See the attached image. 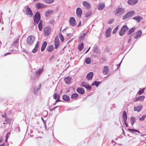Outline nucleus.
Wrapping results in <instances>:
<instances>
[{
  "label": "nucleus",
  "mask_w": 146,
  "mask_h": 146,
  "mask_svg": "<svg viewBox=\"0 0 146 146\" xmlns=\"http://www.w3.org/2000/svg\"><path fill=\"white\" fill-rule=\"evenodd\" d=\"M90 47L88 48V49L85 52V53H87V52H88V51L90 49Z\"/></svg>",
  "instance_id": "63"
},
{
  "label": "nucleus",
  "mask_w": 146,
  "mask_h": 146,
  "mask_svg": "<svg viewBox=\"0 0 146 146\" xmlns=\"http://www.w3.org/2000/svg\"><path fill=\"white\" fill-rule=\"evenodd\" d=\"M101 83V82H97V81H95L94 83L92 84V86L94 85L96 87H98L99 85Z\"/></svg>",
  "instance_id": "39"
},
{
  "label": "nucleus",
  "mask_w": 146,
  "mask_h": 146,
  "mask_svg": "<svg viewBox=\"0 0 146 146\" xmlns=\"http://www.w3.org/2000/svg\"><path fill=\"white\" fill-rule=\"evenodd\" d=\"M142 33V31L141 30L136 32L134 35V38L135 39L139 38L141 36Z\"/></svg>",
  "instance_id": "13"
},
{
  "label": "nucleus",
  "mask_w": 146,
  "mask_h": 146,
  "mask_svg": "<svg viewBox=\"0 0 146 146\" xmlns=\"http://www.w3.org/2000/svg\"><path fill=\"white\" fill-rule=\"evenodd\" d=\"M135 13V11H131L128 12L125 15L122 17V19L123 20H125L129 17H131Z\"/></svg>",
  "instance_id": "2"
},
{
  "label": "nucleus",
  "mask_w": 146,
  "mask_h": 146,
  "mask_svg": "<svg viewBox=\"0 0 146 146\" xmlns=\"http://www.w3.org/2000/svg\"><path fill=\"white\" fill-rule=\"evenodd\" d=\"M5 145V144L4 143H3L1 145H0V146H4Z\"/></svg>",
  "instance_id": "62"
},
{
  "label": "nucleus",
  "mask_w": 146,
  "mask_h": 146,
  "mask_svg": "<svg viewBox=\"0 0 146 146\" xmlns=\"http://www.w3.org/2000/svg\"><path fill=\"white\" fill-rule=\"evenodd\" d=\"M39 42H37L36 44L35 48L32 50V52L35 53L37 52L38 50V47Z\"/></svg>",
  "instance_id": "28"
},
{
  "label": "nucleus",
  "mask_w": 146,
  "mask_h": 146,
  "mask_svg": "<svg viewBox=\"0 0 146 146\" xmlns=\"http://www.w3.org/2000/svg\"><path fill=\"white\" fill-rule=\"evenodd\" d=\"M40 15L39 12L37 11L34 17V25H35L38 23L40 19Z\"/></svg>",
  "instance_id": "3"
},
{
  "label": "nucleus",
  "mask_w": 146,
  "mask_h": 146,
  "mask_svg": "<svg viewBox=\"0 0 146 146\" xmlns=\"http://www.w3.org/2000/svg\"><path fill=\"white\" fill-rule=\"evenodd\" d=\"M47 45V42H44L43 43L41 48V51H43L45 49Z\"/></svg>",
  "instance_id": "31"
},
{
  "label": "nucleus",
  "mask_w": 146,
  "mask_h": 146,
  "mask_svg": "<svg viewBox=\"0 0 146 146\" xmlns=\"http://www.w3.org/2000/svg\"><path fill=\"white\" fill-rule=\"evenodd\" d=\"M54 12L53 10H47L45 13V15L46 17L49 16Z\"/></svg>",
  "instance_id": "16"
},
{
  "label": "nucleus",
  "mask_w": 146,
  "mask_h": 146,
  "mask_svg": "<svg viewBox=\"0 0 146 146\" xmlns=\"http://www.w3.org/2000/svg\"><path fill=\"white\" fill-rule=\"evenodd\" d=\"M69 22L70 25L72 27H74L76 25V21L74 17H71L70 18Z\"/></svg>",
  "instance_id": "9"
},
{
  "label": "nucleus",
  "mask_w": 146,
  "mask_h": 146,
  "mask_svg": "<svg viewBox=\"0 0 146 146\" xmlns=\"http://www.w3.org/2000/svg\"><path fill=\"white\" fill-rule=\"evenodd\" d=\"M114 21L113 19H112L110 20L108 22V23L109 24H111Z\"/></svg>",
  "instance_id": "51"
},
{
  "label": "nucleus",
  "mask_w": 146,
  "mask_h": 146,
  "mask_svg": "<svg viewBox=\"0 0 146 146\" xmlns=\"http://www.w3.org/2000/svg\"><path fill=\"white\" fill-rule=\"evenodd\" d=\"M144 89L145 88H143L140 90H139L138 92L139 94L140 95L142 93H143L144 92Z\"/></svg>",
  "instance_id": "49"
},
{
  "label": "nucleus",
  "mask_w": 146,
  "mask_h": 146,
  "mask_svg": "<svg viewBox=\"0 0 146 146\" xmlns=\"http://www.w3.org/2000/svg\"><path fill=\"white\" fill-rule=\"evenodd\" d=\"M82 86L86 88L88 90H90L91 88V87L90 86H89L88 85L86 84L84 82H82Z\"/></svg>",
  "instance_id": "22"
},
{
  "label": "nucleus",
  "mask_w": 146,
  "mask_h": 146,
  "mask_svg": "<svg viewBox=\"0 0 146 146\" xmlns=\"http://www.w3.org/2000/svg\"><path fill=\"white\" fill-rule=\"evenodd\" d=\"M124 122L125 124V125H126V127H128V126L127 123V121H124Z\"/></svg>",
  "instance_id": "54"
},
{
  "label": "nucleus",
  "mask_w": 146,
  "mask_h": 146,
  "mask_svg": "<svg viewBox=\"0 0 146 146\" xmlns=\"http://www.w3.org/2000/svg\"><path fill=\"white\" fill-rule=\"evenodd\" d=\"M135 29V27H133L130 29L128 31L127 34L128 35H130L134 31Z\"/></svg>",
  "instance_id": "34"
},
{
  "label": "nucleus",
  "mask_w": 146,
  "mask_h": 146,
  "mask_svg": "<svg viewBox=\"0 0 146 146\" xmlns=\"http://www.w3.org/2000/svg\"><path fill=\"white\" fill-rule=\"evenodd\" d=\"M118 29V26H117L113 29V30L112 32V33L113 34H114L115 33H116V32L117 31Z\"/></svg>",
  "instance_id": "46"
},
{
  "label": "nucleus",
  "mask_w": 146,
  "mask_h": 146,
  "mask_svg": "<svg viewBox=\"0 0 146 146\" xmlns=\"http://www.w3.org/2000/svg\"><path fill=\"white\" fill-rule=\"evenodd\" d=\"M35 6V8L37 9H41L46 7V5L40 3H36Z\"/></svg>",
  "instance_id": "8"
},
{
  "label": "nucleus",
  "mask_w": 146,
  "mask_h": 146,
  "mask_svg": "<svg viewBox=\"0 0 146 146\" xmlns=\"http://www.w3.org/2000/svg\"><path fill=\"white\" fill-rule=\"evenodd\" d=\"M59 107V106H57L53 108V109H52V110H51V111H52Z\"/></svg>",
  "instance_id": "55"
},
{
  "label": "nucleus",
  "mask_w": 146,
  "mask_h": 146,
  "mask_svg": "<svg viewBox=\"0 0 146 146\" xmlns=\"http://www.w3.org/2000/svg\"><path fill=\"white\" fill-rule=\"evenodd\" d=\"M3 138L2 137H0V143H1L2 141Z\"/></svg>",
  "instance_id": "58"
},
{
  "label": "nucleus",
  "mask_w": 146,
  "mask_h": 146,
  "mask_svg": "<svg viewBox=\"0 0 146 146\" xmlns=\"http://www.w3.org/2000/svg\"><path fill=\"white\" fill-rule=\"evenodd\" d=\"M85 62L87 64H90L91 62V59L90 58H88L86 59Z\"/></svg>",
  "instance_id": "45"
},
{
  "label": "nucleus",
  "mask_w": 146,
  "mask_h": 146,
  "mask_svg": "<svg viewBox=\"0 0 146 146\" xmlns=\"http://www.w3.org/2000/svg\"><path fill=\"white\" fill-rule=\"evenodd\" d=\"M82 13V9L80 7H78L76 9V14L78 17L80 18L81 17Z\"/></svg>",
  "instance_id": "7"
},
{
  "label": "nucleus",
  "mask_w": 146,
  "mask_h": 146,
  "mask_svg": "<svg viewBox=\"0 0 146 146\" xmlns=\"http://www.w3.org/2000/svg\"><path fill=\"white\" fill-rule=\"evenodd\" d=\"M62 99L65 101H68L70 100V98L68 95H63L62 96Z\"/></svg>",
  "instance_id": "29"
},
{
  "label": "nucleus",
  "mask_w": 146,
  "mask_h": 146,
  "mask_svg": "<svg viewBox=\"0 0 146 146\" xmlns=\"http://www.w3.org/2000/svg\"><path fill=\"white\" fill-rule=\"evenodd\" d=\"M58 96H59V95L56 92L53 95V98L55 100L56 99L58 98Z\"/></svg>",
  "instance_id": "48"
},
{
  "label": "nucleus",
  "mask_w": 146,
  "mask_h": 146,
  "mask_svg": "<svg viewBox=\"0 0 146 146\" xmlns=\"http://www.w3.org/2000/svg\"><path fill=\"white\" fill-rule=\"evenodd\" d=\"M84 48V44L83 42H82L81 44L79 45L78 47V50L80 51H81Z\"/></svg>",
  "instance_id": "36"
},
{
  "label": "nucleus",
  "mask_w": 146,
  "mask_h": 146,
  "mask_svg": "<svg viewBox=\"0 0 146 146\" xmlns=\"http://www.w3.org/2000/svg\"><path fill=\"white\" fill-rule=\"evenodd\" d=\"M111 29L110 27L106 31V38H108L110 36V33L111 32Z\"/></svg>",
  "instance_id": "17"
},
{
  "label": "nucleus",
  "mask_w": 146,
  "mask_h": 146,
  "mask_svg": "<svg viewBox=\"0 0 146 146\" xmlns=\"http://www.w3.org/2000/svg\"><path fill=\"white\" fill-rule=\"evenodd\" d=\"M137 2V0H129L128 1V3L129 5H133L135 4Z\"/></svg>",
  "instance_id": "18"
},
{
  "label": "nucleus",
  "mask_w": 146,
  "mask_h": 146,
  "mask_svg": "<svg viewBox=\"0 0 146 146\" xmlns=\"http://www.w3.org/2000/svg\"><path fill=\"white\" fill-rule=\"evenodd\" d=\"M78 95L76 93H73L71 95V98L74 100H76L78 97Z\"/></svg>",
  "instance_id": "33"
},
{
  "label": "nucleus",
  "mask_w": 146,
  "mask_h": 146,
  "mask_svg": "<svg viewBox=\"0 0 146 146\" xmlns=\"http://www.w3.org/2000/svg\"><path fill=\"white\" fill-rule=\"evenodd\" d=\"M128 130L130 132L132 133H134L135 132H137L139 133H140V132L139 131L134 129H131L130 128H129L128 129Z\"/></svg>",
  "instance_id": "30"
},
{
  "label": "nucleus",
  "mask_w": 146,
  "mask_h": 146,
  "mask_svg": "<svg viewBox=\"0 0 146 146\" xmlns=\"http://www.w3.org/2000/svg\"><path fill=\"white\" fill-rule=\"evenodd\" d=\"M67 35L68 36H72V34L71 33H68L67 34Z\"/></svg>",
  "instance_id": "57"
},
{
  "label": "nucleus",
  "mask_w": 146,
  "mask_h": 146,
  "mask_svg": "<svg viewBox=\"0 0 146 146\" xmlns=\"http://www.w3.org/2000/svg\"><path fill=\"white\" fill-rule=\"evenodd\" d=\"M92 12L91 11H88L86 14L85 17L86 18L88 17H89L92 14Z\"/></svg>",
  "instance_id": "44"
},
{
  "label": "nucleus",
  "mask_w": 146,
  "mask_h": 146,
  "mask_svg": "<svg viewBox=\"0 0 146 146\" xmlns=\"http://www.w3.org/2000/svg\"><path fill=\"white\" fill-rule=\"evenodd\" d=\"M2 116L4 118H5L6 116V114H4L3 115H2Z\"/></svg>",
  "instance_id": "56"
},
{
  "label": "nucleus",
  "mask_w": 146,
  "mask_h": 146,
  "mask_svg": "<svg viewBox=\"0 0 146 146\" xmlns=\"http://www.w3.org/2000/svg\"><path fill=\"white\" fill-rule=\"evenodd\" d=\"M105 7V5L104 3L100 4L98 7V9L99 10H102Z\"/></svg>",
  "instance_id": "32"
},
{
  "label": "nucleus",
  "mask_w": 146,
  "mask_h": 146,
  "mask_svg": "<svg viewBox=\"0 0 146 146\" xmlns=\"http://www.w3.org/2000/svg\"><path fill=\"white\" fill-rule=\"evenodd\" d=\"M132 19L136 20L138 22H139L142 19V17L139 16H137L132 18Z\"/></svg>",
  "instance_id": "26"
},
{
  "label": "nucleus",
  "mask_w": 146,
  "mask_h": 146,
  "mask_svg": "<svg viewBox=\"0 0 146 146\" xmlns=\"http://www.w3.org/2000/svg\"><path fill=\"white\" fill-rule=\"evenodd\" d=\"M83 6L87 9H89L91 8V5L90 3L87 1H84L82 2Z\"/></svg>",
  "instance_id": "12"
},
{
  "label": "nucleus",
  "mask_w": 146,
  "mask_h": 146,
  "mask_svg": "<svg viewBox=\"0 0 146 146\" xmlns=\"http://www.w3.org/2000/svg\"><path fill=\"white\" fill-rule=\"evenodd\" d=\"M43 70V68H39L36 71V74L38 76L40 75L41 73H42Z\"/></svg>",
  "instance_id": "25"
},
{
  "label": "nucleus",
  "mask_w": 146,
  "mask_h": 146,
  "mask_svg": "<svg viewBox=\"0 0 146 146\" xmlns=\"http://www.w3.org/2000/svg\"><path fill=\"white\" fill-rule=\"evenodd\" d=\"M122 62V60H121V61L120 62V63L119 64H118L117 65V69H118L119 68V67L120 66V65H121V64Z\"/></svg>",
  "instance_id": "53"
},
{
  "label": "nucleus",
  "mask_w": 146,
  "mask_h": 146,
  "mask_svg": "<svg viewBox=\"0 0 146 146\" xmlns=\"http://www.w3.org/2000/svg\"><path fill=\"white\" fill-rule=\"evenodd\" d=\"M122 132H123V134L124 135H125V132H124V130H123V129H122Z\"/></svg>",
  "instance_id": "64"
},
{
  "label": "nucleus",
  "mask_w": 146,
  "mask_h": 146,
  "mask_svg": "<svg viewBox=\"0 0 146 146\" xmlns=\"http://www.w3.org/2000/svg\"><path fill=\"white\" fill-rule=\"evenodd\" d=\"M130 121L132 126H133L134 123L135 121V117H132L130 119Z\"/></svg>",
  "instance_id": "42"
},
{
  "label": "nucleus",
  "mask_w": 146,
  "mask_h": 146,
  "mask_svg": "<svg viewBox=\"0 0 146 146\" xmlns=\"http://www.w3.org/2000/svg\"><path fill=\"white\" fill-rule=\"evenodd\" d=\"M26 7V14L27 15H29L31 17H32L33 14L31 9L28 6H27Z\"/></svg>",
  "instance_id": "11"
},
{
  "label": "nucleus",
  "mask_w": 146,
  "mask_h": 146,
  "mask_svg": "<svg viewBox=\"0 0 146 146\" xmlns=\"http://www.w3.org/2000/svg\"><path fill=\"white\" fill-rule=\"evenodd\" d=\"M51 28L50 26L45 27L44 29V35L45 36H48L51 32Z\"/></svg>",
  "instance_id": "5"
},
{
  "label": "nucleus",
  "mask_w": 146,
  "mask_h": 146,
  "mask_svg": "<svg viewBox=\"0 0 146 146\" xmlns=\"http://www.w3.org/2000/svg\"><path fill=\"white\" fill-rule=\"evenodd\" d=\"M79 93L83 94L85 92L84 89L82 88H78L76 90Z\"/></svg>",
  "instance_id": "20"
},
{
  "label": "nucleus",
  "mask_w": 146,
  "mask_h": 146,
  "mask_svg": "<svg viewBox=\"0 0 146 146\" xmlns=\"http://www.w3.org/2000/svg\"><path fill=\"white\" fill-rule=\"evenodd\" d=\"M85 35V33H83L79 37V40L80 41L83 40L84 38Z\"/></svg>",
  "instance_id": "37"
},
{
  "label": "nucleus",
  "mask_w": 146,
  "mask_h": 146,
  "mask_svg": "<svg viewBox=\"0 0 146 146\" xmlns=\"http://www.w3.org/2000/svg\"><path fill=\"white\" fill-rule=\"evenodd\" d=\"M93 76V72H90L87 74L86 76V78L88 80H91Z\"/></svg>",
  "instance_id": "14"
},
{
  "label": "nucleus",
  "mask_w": 146,
  "mask_h": 146,
  "mask_svg": "<svg viewBox=\"0 0 146 146\" xmlns=\"http://www.w3.org/2000/svg\"><path fill=\"white\" fill-rule=\"evenodd\" d=\"M41 87V84H39L38 86H36L35 87L34 89V93L36 95V94L37 92L40 89Z\"/></svg>",
  "instance_id": "15"
},
{
  "label": "nucleus",
  "mask_w": 146,
  "mask_h": 146,
  "mask_svg": "<svg viewBox=\"0 0 146 146\" xmlns=\"http://www.w3.org/2000/svg\"><path fill=\"white\" fill-rule=\"evenodd\" d=\"M19 39H17L13 42V45L17 47L18 46Z\"/></svg>",
  "instance_id": "40"
},
{
  "label": "nucleus",
  "mask_w": 146,
  "mask_h": 146,
  "mask_svg": "<svg viewBox=\"0 0 146 146\" xmlns=\"http://www.w3.org/2000/svg\"><path fill=\"white\" fill-rule=\"evenodd\" d=\"M53 46L50 45L47 48V50L49 52H51L53 51Z\"/></svg>",
  "instance_id": "38"
},
{
  "label": "nucleus",
  "mask_w": 146,
  "mask_h": 146,
  "mask_svg": "<svg viewBox=\"0 0 146 146\" xmlns=\"http://www.w3.org/2000/svg\"><path fill=\"white\" fill-rule=\"evenodd\" d=\"M44 3L47 4H51L52 3L54 0H42Z\"/></svg>",
  "instance_id": "35"
},
{
  "label": "nucleus",
  "mask_w": 146,
  "mask_h": 146,
  "mask_svg": "<svg viewBox=\"0 0 146 146\" xmlns=\"http://www.w3.org/2000/svg\"><path fill=\"white\" fill-rule=\"evenodd\" d=\"M93 52L96 53H97L99 52L98 48L97 46H95L93 48Z\"/></svg>",
  "instance_id": "43"
},
{
  "label": "nucleus",
  "mask_w": 146,
  "mask_h": 146,
  "mask_svg": "<svg viewBox=\"0 0 146 146\" xmlns=\"http://www.w3.org/2000/svg\"><path fill=\"white\" fill-rule=\"evenodd\" d=\"M123 119L124 121H127V115L125 111H123Z\"/></svg>",
  "instance_id": "23"
},
{
  "label": "nucleus",
  "mask_w": 146,
  "mask_h": 146,
  "mask_svg": "<svg viewBox=\"0 0 146 146\" xmlns=\"http://www.w3.org/2000/svg\"><path fill=\"white\" fill-rule=\"evenodd\" d=\"M146 117V115H143L141 117H140L139 118V120L141 121H143L144 120L145 118Z\"/></svg>",
  "instance_id": "47"
},
{
  "label": "nucleus",
  "mask_w": 146,
  "mask_h": 146,
  "mask_svg": "<svg viewBox=\"0 0 146 146\" xmlns=\"http://www.w3.org/2000/svg\"><path fill=\"white\" fill-rule=\"evenodd\" d=\"M54 43L55 48L56 49L58 48L60 44V41L58 36H56L54 40Z\"/></svg>",
  "instance_id": "10"
},
{
  "label": "nucleus",
  "mask_w": 146,
  "mask_h": 146,
  "mask_svg": "<svg viewBox=\"0 0 146 146\" xmlns=\"http://www.w3.org/2000/svg\"><path fill=\"white\" fill-rule=\"evenodd\" d=\"M71 77L68 76L64 78V80L66 84H69L71 83Z\"/></svg>",
  "instance_id": "21"
},
{
  "label": "nucleus",
  "mask_w": 146,
  "mask_h": 146,
  "mask_svg": "<svg viewBox=\"0 0 146 146\" xmlns=\"http://www.w3.org/2000/svg\"><path fill=\"white\" fill-rule=\"evenodd\" d=\"M35 38L33 36H30L27 38V44L29 45H32L33 44L35 40Z\"/></svg>",
  "instance_id": "4"
},
{
  "label": "nucleus",
  "mask_w": 146,
  "mask_h": 146,
  "mask_svg": "<svg viewBox=\"0 0 146 146\" xmlns=\"http://www.w3.org/2000/svg\"><path fill=\"white\" fill-rule=\"evenodd\" d=\"M61 100L60 99V96H58V98L57 99V100L55 101L56 103L57 102H60Z\"/></svg>",
  "instance_id": "52"
},
{
  "label": "nucleus",
  "mask_w": 146,
  "mask_h": 146,
  "mask_svg": "<svg viewBox=\"0 0 146 146\" xmlns=\"http://www.w3.org/2000/svg\"><path fill=\"white\" fill-rule=\"evenodd\" d=\"M59 37H60V39L62 42H63L64 40V38L63 36L62 35L60 34V35L59 36Z\"/></svg>",
  "instance_id": "50"
},
{
  "label": "nucleus",
  "mask_w": 146,
  "mask_h": 146,
  "mask_svg": "<svg viewBox=\"0 0 146 146\" xmlns=\"http://www.w3.org/2000/svg\"><path fill=\"white\" fill-rule=\"evenodd\" d=\"M144 98L145 97L144 96H141L136 98L134 101L135 102H137L138 101H142L144 99Z\"/></svg>",
  "instance_id": "27"
},
{
  "label": "nucleus",
  "mask_w": 146,
  "mask_h": 146,
  "mask_svg": "<svg viewBox=\"0 0 146 146\" xmlns=\"http://www.w3.org/2000/svg\"><path fill=\"white\" fill-rule=\"evenodd\" d=\"M128 29V28L126 25L123 26L119 31V35L120 36H122L123 35L125 34V32L127 31Z\"/></svg>",
  "instance_id": "6"
},
{
  "label": "nucleus",
  "mask_w": 146,
  "mask_h": 146,
  "mask_svg": "<svg viewBox=\"0 0 146 146\" xmlns=\"http://www.w3.org/2000/svg\"><path fill=\"white\" fill-rule=\"evenodd\" d=\"M124 12V9L121 6H118L115 10V16H118L123 14Z\"/></svg>",
  "instance_id": "1"
},
{
  "label": "nucleus",
  "mask_w": 146,
  "mask_h": 146,
  "mask_svg": "<svg viewBox=\"0 0 146 146\" xmlns=\"http://www.w3.org/2000/svg\"><path fill=\"white\" fill-rule=\"evenodd\" d=\"M81 24V21H80L79 23V24H78V25L77 26L78 27L79 26H80V25Z\"/></svg>",
  "instance_id": "60"
},
{
  "label": "nucleus",
  "mask_w": 146,
  "mask_h": 146,
  "mask_svg": "<svg viewBox=\"0 0 146 146\" xmlns=\"http://www.w3.org/2000/svg\"><path fill=\"white\" fill-rule=\"evenodd\" d=\"M142 106L141 105H139L137 107H134V111L139 112L141 111L142 108Z\"/></svg>",
  "instance_id": "19"
},
{
  "label": "nucleus",
  "mask_w": 146,
  "mask_h": 146,
  "mask_svg": "<svg viewBox=\"0 0 146 146\" xmlns=\"http://www.w3.org/2000/svg\"><path fill=\"white\" fill-rule=\"evenodd\" d=\"M42 119L43 121V122H44V124L45 125V128H46V123H45L44 122V121L43 120V118L42 117Z\"/></svg>",
  "instance_id": "59"
},
{
  "label": "nucleus",
  "mask_w": 146,
  "mask_h": 146,
  "mask_svg": "<svg viewBox=\"0 0 146 146\" xmlns=\"http://www.w3.org/2000/svg\"><path fill=\"white\" fill-rule=\"evenodd\" d=\"M38 27L39 28V30L40 31H41L42 29V21H40L39 22L38 24Z\"/></svg>",
  "instance_id": "41"
},
{
  "label": "nucleus",
  "mask_w": 146,
  "mask_h": 146,
  "mask_svg": "<svg viewBox=\"0 0 146 146\" xmlns=\"http://www.w3.org/2000/svg\"><path fill=\"white\" fill-rule=\"evenodd\" d=\"M108 66H104L103 69V72L104 74L105 75L108 74Z\"/></svg>",
  "instance_id": "24"
},
{
  "label": "nucleus",
  "mask_w": 146,
  "mask_h": 146,
  "mask_svg": "<svg viewBox=\"0 0 146 146\" xmlns=\"http://www.w3.org/2000/svg\"><path fill=\"white\" fill-rule=\"evenodd\" d=\"M10 134V132H8V133L7 134H6V137H8V135H9V134Z\"/></svg>",
  "instance_id": "61"
}]
</instances>
